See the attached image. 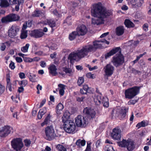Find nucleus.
<instances>
[{"label": "nucleus", "mask_w": 151, "mask_h": 151, "mask_svg": "<svg viewBox=\"0 0 151 151\" xmlns=\"http://www.w3.org/2000/svg\"><path fill=\"white\" fill-rule=\"evenodd\" d=\"M92 16L97 18H92L91 23L93 25H99L104 23V19L112 14L111 11L107 9L101 3L99 2L94 4L91 9Z\"/></svg>", "instance_id": "obj_1"}, {"label": "nucleus", "mask_w": 151, "mask_h": 151, "mask_svg": "<svg viewBox=\"0 0 151 151\" xmlns=\"http://www.w3.org/2000/svg\"><path fill=\"white\" fill-rule=\"evenodd\" d=\"M109 43V42L105 39H103L94 42L93 45L88 44L83 46L88 55L89 53H93L95 52L97 49L101 47L103 43L108 45Z\"/></svg>", "instance_id": "obj_2"}, {"label": "nucleus", "mask_w": 151, "mask_h": 151, "mask_svg": "<svg viewBox=\"0 0 151 151\" xmlns=\"http://www.w3.org/2000/svg\"><path fill=\"white\" fill-rule=\"evenodd\" d=\"M87 56L88 55L83 46L81 49L71 53L69 55L68 59L71 61L73 60L78 61Z\"/></svg>", "instance_id": "obj_3"}, {"label": "nucleus", "mask_w": 151, "mask_h": 151, "mask_svg": "<svg viewBox=\"0 0 151 151\" xmlns=\"http://www.w3.org/2000/svg\"><path fill=\"white\" fill-rule=\"evenodd\" d=\"M139 88L137 86L126 90L125 92V98L129 99L132 98L139 93Z\"/></svg>", "instance_id": "obj_4"}, {"label": "nucleus", "mask_w": 151, "mask_h": 151, "mask_svg": "<svg viewBox=\"0 0 151 151\" xmlns=\"http://www.w3.org/2000/svg\"><path fill=\"white\" fill-rule=\"evenodd\" d=\"M94 101L95 104L97 105L103 104L104 107H107L109 106L108 98L106 97H104L101 93L95 96Z\"/></svg>", "instance_id": "obj_5"}, {"label": "nucleus", "mask_w": 151, "mask_h": 151, "mask_svg": "<svg viewBox=\"0 0 151 151\" xmlns=\"http://www.w3.org/2000/svg\"><path fill=\"white\" fill-rule=\"evenodd\" d=\"M20 19V17L19 15L12 13L2 17L1 19V21L2 23H7L19 21Z\"/></svg>", "instance_id": "obj_6"}, {"label": "nucleus", "mask_w": 151, "mask_h": 151, "mask_svg": "<svg viewBox=\"0 0 151 151\" xmlns=\"http://www.w3.org/2000/svg\"><path fill=\"white\" fill-rule=\"evenodd\" d=\"M11 145L12 148L16 151H21L24 147L22 139L20 138H17L13 139L11 141Z\"/></svg>", "instance_id": "obj_7"}, {"label": "nucleus", "mask_w": 151, "mask_h": 151, "mask_svg": "<svg viewBox=\"0 0 151 151\" xmlns=\"http://www.w3.org/2000/svg\"><path fill=\"white\" fill-rule=\"evenodd\" d=\"M116 54L114 57L112 62L114 65L116 67L122 64L124 62V58L120 52V49L119 50V52Z\"/></svg>", "instance_id": "obj_8"}, {"label": "nucleus", "mask_w": 151, "mask_h": 151, "mask_svg": "<svg viewBox=\"0 0 151 151\" xmlns=\"http://www.w3.org/2000/svg\"><path fill=\"white\" fill-rule=\"evenodd\" d=\"M63 126L65 131L68 133H72L75 129V124L72 120L65 122Z\"/></svg>", "instance_id": "obj_9"}, {"label": "nucleus", "mask_w": 151, "mask_h": 151, "mask_svg": "<svg viewBox=\"0 0 151 151\" xmlns=\"http://www.w3.org/2000/svg\"><path fill=\"white\" fill-rule=\"evenodd\" d=\"M75 122L78 127H85L88 123L86 119L81 115H79L76 117Z\"/></svg>", "instance_id": "obj_10"}, {"label": "nucleus", "mask_w": 151, "mask_h": 151, "mask_svg": "<svg viewBox=\"0 0 151 151\" xmlns=\"http://www.w3.org/2000/svg\"><path fill=\"white\" fill-rule=\"evenodd\" d=\"M45 133L47 139L49 140L53 139L56 136L53 127L51 125L45 128Z\"/></svg>", "instance_id": "obj_11"}, {"label": "nucleus", "mask_w": 151, "mask_h": 151, "mask_svg": "<svg viewBox=\"0 0 151 151\" xmlns=\"http://www.w3.org/2000/svg\"><path fill=\"white\" fill-rule=\"evenodd\" d=\"M120 146L122 147H126L129 151H132L135 147L133 142L130 140L123 139L120 142Z\"/></svg>", "instance_id": "obj_12"}, {"label": "nucleus", "mask_w": 151, "mask_h": 151, "mask_svg": "<svg viewBox=\"0 0 151 151\" xmlns=\"http://www.w3.org/2000/svg\"><path fill=\"white\" fill-rule=\"evenodd\" d=\"M19 29V27L16 24L10 26L8 30V35L11 38H14L16 36Z\"/></svg>", "instance_id": "obj_13"}, {"label": "nucleus", "mask_w": 151, "mask_h": 151, "mask_svg": "<svg viewBox=\"0 0 151 151\" xmlns=\"http://www.w3.org/2000/svg\"><path fill=\"white\" fill-rule=\"evenodd\" d=\"M12 131V128L8 126H4L0 129V137H5L10 134Z\"/></svg>", "instance_id": "obj_14"}, {"label": "nucleus", "mask_w": 151, "mask_h": 151, "mask_svg": "<svg viewBox=\"0 0 151 151\" xmlns=\"http://www.w3.org/2000/svg\"><path fill=\"white\" fill-rule=\"evenodd\" d=\"M121 130L118 127L114 129L111 134L112 137L115 140H119L121 137Z\"/></svg>", "instance_id": "obj_15"}, {"label": "nucleus", "mask_w": 151, "mask_h": 151, "mask_svg": "<svg viewBox=\"0 0 151 151\" xmlns=\"http://www.w3.org/2000/svg\"><path fill=\"white\" fill-rule=\"evenodd\" d=\"M106 76H111L113 73L114 70V67L111 64L107 65L103 69Z\"/></svg>", "instance_id": "obj_16"}, {"label": "nucleus", "mask_w": 151, "mask_h": 151, "mask_svg": "<svg viewBox=\"0 0 151 151\" xmlns=\"http://www.w3.org/2000/svg\"><path fill=\"white\" fill-rule=\"evenodd\" d=\"M78 36L84 35L87 32V29L86 26L84 24L79 26L76 28V31Z\"/></svg>", "instance_id": "obj_17"}, {"label": "nucleus", "mask_w": 151, "mask_h": 151, "mask_svg": "<svg viewBox=\"0 0 151 151\" xmlns=\"http://www.w3.org/2000/svg\"><path fill=\"white\" fill-rule=\"evenodd\" d=\"M128 109L124 107L121 109L120 113L119 112V110L117 111H116L115 110H114L113 111V116L116 117L118 116L119 115H120L122 118H124L126 116V113L128 111Z\"/></svg>", "instance_id": "obj_18"}, {"label": "nucleus", "mask_w": 151, "mask_h": 151, "mask_svg": "<svg viewBox=\"0 0 151 151\" xmlns=\"http://www.w3.org/2000/svg\"><path fill=\"white\" fill-rule=\"evenodd\" d=\"M83 113L87 115L88 117H91V118H94L96 113L94 110L89 108L86 107L84 109L83 111Z\"/></svg>", "instance_id": "obj_19"}, {"label": "nucleus", "mask_w": 151, "mask_h": 151, "mask_svg": "<svg viewBox=\"0 0 151 151\" xmlns=\"http://www.w3.org/2000/svg\"><path fill=\"white\" fill-rule=\"evenodd\" d=\"M70 116V113L68 111H66L64 113L63 116L62 118V121L63 123V124H65V122H67L71 121V120H69Z\"/></svg>", "instance_id": "obj_20"}, {"label": "nucleus", "mask_w": 151, "mask_h": 151, "mask_svg": "<svg viewBox=\"0 0 151 151\" xmlns=\"http://www.w3.org/2000/svg\"><path fill=\"white\" fill-rule=\"evenodd\" d=\"M48 69L49 73L51 74L52 76H55L57 74V68L56 66L54 65H50Z\"/></svg>", "instance_id": "obj_21"}, {"label": "nucleus", "mask_w": 151, "mask_h": 151, "mask_svg": "<svg viewBox=\"0 0 151 151\" xmlns=\"http://www.w3.org/2000/svg\"><path fill=\"white\" fill-rule=\"evenodd\" d=\"M119 47H116L114 49H113L109 52L107 53L105 55V58L106 59L108 58L109 57L113 55L115 53L117 52L118 51L119 52Z\"/></svg>", "instance_id": "obj_22"}, {"label": "nucleus", "mask_w": 151, "mask_h": 151, "mask_svg": "<svg viewBox=\"0 0 151 151\" xmlns=\"http://www.w3.org/2000/svg\"><path fill=\"white\" fill-rule=\"evenodd\" d=\"M124 27L122 26H119L117 27L115 30L116 35L119 36L122 35L124 33Z\"/></svg>", "instance_id": "obj_23"}, {"label": "nucleus", "mask_w": 151, "mask_h": 151, "mask_svg": "<svg viewBox=\"0 0 151 151\" xmlns=\"http://www.w3.org/2000/svg\"><path fill=\"white\" fill-rule=\"evenodd\" d=\"M44 34L42 32L38 30H34L32 32L31 34L32 36L36 38H39L42 37Z\"/></svg>", "instance_id": "obj_24"}, {"label": "nucleus", "mask_w": 151, "mask_h": 151, "mask_svg": "<svg viewBox=\"0 0 151 151\" xmlns=\"http://www.w3.org/2000/svg\"><path fill=\"white\" fill-rule=\"evenodd\" d=\"M58 86V89L59 91V94L61 96H63L65 93V90L66 86L62 84H59Z\"/></svg>", "instance_id": "obj_25"}, {"label": "nucleus", "mask_w": 151, "mask_h": 151, "mask_svg": "<svg viewBox=\"0 0 151 151\" xmlns=\"http://www.w3.org/2000/svg\"><path fill=\"white\" fill-rule=\"evenodd\" d=\"M42 23L45 25L48 24L51 27H53L55 26V23L54 21L52 19H48L42 22Z\"/></svg>", "instance_id": "obj_26"}, {"label": "nucleus", "mask_w": 151, "mask_h": 151, "mask_svg": "<svg viewBox=\"0 0 151 151\" xmlns=\"http://www.w3.org/2000/svg\"><path fill=\"white\" fill-rule=\"evenodd\" d=\"M131 2L133 5L138 7L140 6L143 2V0H131Z\"/></svg>", "instance_id": "obj_27"}, {"label": "nucleus", "mask_w": 151, "mask_h": 151, "mask_svg": "<svg viewBox=\"0 0 151 151\" xmlns=\"http://www.w3.org/2000/svg\"><path fill=\"white\" fill-rule=\"evenodd\" d=\"M28 77L30 81L31 82H35L37 81V78L35 74L29 73L28 74Z\"/></svg>", "instance_id": "obj_28"}, {"label": "nucleus", "mask_w": 151, "mask_h": 151, "mask_svg": "<svg viewBox=\"0 0 151 151\" xmlns=\"http://www.w3.org/2000/svg\"><path fill=\"white\" fill-rule=\"evenodd\" d=\"M9 6V4L7 0H0V6L2 8H6Z\"/></svg>", "instance_id": "obj_29"}, {"label": "nucleus", "mask_w": 151, "mask_h": 151, "mask_svg": "<svg viewBox=\"0 0 151 151\" xmlns=\"http://www.w3.org/2000/svg\"><path fill=\"white\" fill-rule=\"evenodd\" d=\"M64 108L63 105L60 103L56 107V113L58 114H60Z\"/></svg>", "instance_id": "obj_30"}, {"label": "nucleus", "mask_w": 151, "mask_h": 151, "mask_svg": "<svg viewBox=\"0 0 151 151\" xmlns=\"http://www.w3.org/2000/svg\"><path fill=\"white\" fill-rule=\"evenodd\" d=\"M86 144V141L84 140L79 139L76 142V144L77 146L81 147L84 146Z\"/></svg>", "instance_id": "obj_31"}, {"label": "nucleus", "mask_w": 151, "mask_h": 151, "mask_svg": "<svg viewBox=\"0 0 151 151\" xmlns=\"http://www.w3.org/2000/svg\"><path fill=\"white\" fill-rule=\"evenodd\" d=\"M43 12L40 10H36L33 12L32 14V16L33 17H39L43 15Z\"/></svg>", "instance_id": "obj_32"}, {"label": "nucleus", "mask_w": 151, "mask_h": 151, "mask_svg": "<svg viewBox=\"0 0 151 151\" xmlns=\"http://www.w3.org/2000/svg\"><path fill=\"white\" fill-rule=\"evenodd\" d=\"M124 23L126 27H133L134 26V24L129 19H126Z\"/></svg>", "instance_id": "obj_33"}, {"label": "nucleus", "mask_w": 151, "mask_h": 151, "mask_svg": "<svg viewBox=\"0 0 151 151\" xmlns=\"http://www.w3.org/2000/svg\"><path fill=\"white\" fill-rule=\"evenodd\" d=\"M77 35H78L76 32H73L69 35V39L71 41L73 40L76 38Z\"/></svg>", "instance_id": "obj_34"}, {"label": "nucleus", "mask_w": 151, "mask_h": 151, "mask_svg": "<svg viewBox=\"0 0 151 151\" xmlns=\"http://www.w3.org/2000/svg\"><path fill=\"white\" fill-rule=\"evenodd\" d=\"M147 125V122L145 121H143L138 123L136 125V127L139 129L142 127H145Z\"/></svg>", "instance_id": "obj_35"}, {"label": "nucleus", "mask_w": 151, "mask_h": 151, "mask_svg": "<svg viewBox=\"0 0 151 151\" xmlns=\"http://www.w3.org/2000/svg\"><path fill=\"white\" fill-rule=\"evenodd\" d=\"M50 114H48L45 118L44 121L41 123V125L43 127L45 124H48L50 121Z\"/></svg>", "instance_id": "obj_36"}, {"label": "nucleus", "mask_w": 151, "mask_h": 151, "mask_svg": "<svg viewBox=\"0 0 151 151\" xmlns=\"http://www.w3.org/2000/svg\"><path fill=\"white\" fill-rule=\"evenodd\" d=\"M27 37V31L26 30H22L20 37L22 39L26 38Z\"/></svg>", "instance_id": "obj_37"}, {"label": "nucleus", "mask_w": 151, "mask_h": 151, "mask_svg": "<svg viewBox=\"0 0 151 151\" xmlns=\"http://www.w3.org/2000/svg\"><path fill=\"white\" fill-rule=\"evenodd\" d=\"M56 148L58 151H66V148L63 145L58 144L56 146Z\"/></svg>", "instance_id": "obj_38"}, {"label": "nucleus", "mask_w": 151, "mask_h": 151, "mask_svg": "<svg viewBox=\"0 0 151 151\" xmlns=\"http://www.w3.org/2000/svg\"><path fill=\"white\" fill-rule=\"evenodd\" d=\"M29 46V44H27L25 46H23L21 48V51L24 53L27 52H28Z\"/></svg>", "instance_id": "obj_39"}, {"label": "nucleus", "mask_w": 151, "mask_h": 151, "mask_svg": "<svg viewBox=\"0 0 151 151\" xmlns=\"http://www.w3.org/2000/svg\"><path fill=\"white\" fill-rule=\"evenodd\" d=\"M10 1H12L13 4H18L19 5H22L24 2V0H10Z\"/></svg>", "instance_id": "obj_40"}, {"label": "nucleus", "mask_w": 151, "mask_h": 151, "mask_svg": "<svg viewBox=\"0 0 151 151\" xmlns=\"http://www.w3.org/2000/svg\"><path fill=\"white\" fill-rule=\"evenodd\" d=\"M105 151H114L113 147L109 145H106L104 149Z\"/></svg>", "instance_id": "obj_41"}, {"label": "nucleus", "mask_w": 151, "mask_h": 151, "mask_svg": "<svg viewBox=\"0 0 151 151\" xmlns=\"http://www.w3.org/2000/svg\"><path fill=\"white\" fill-rule=\"evenodd\" d=\"M84 80L83 77H79L78 80V84L79 86H80L84 82Z\"/></svg>", "instance_id": "obj_42"}, {"label": "nucleus", "mask_w": 151, "mask_h": 151, "mask_svg": "<svg viewBox=\"0 0 151 151\" xmlns=\"http://www.w3.org/2000/svg\"><path fill=\"white\" fill-rule=\"evenodd\" d=\"M64 71L68 74H72L73 73L72 70L69 68H65L64 69Z\"/></svg>", "instance_id": "obj_43"}, {"label": "nucleus", "mask_w": 151, "mask_h": 151, "mask_svg": "<svg viewBox=\"0 0 151 151\" xmlns=\"http://www.w3.org/2000/svg\"><path fill=\"white\" fill-rule=\"evenodd\" d=\"M5 89V87L0 83V96L4 93Z\"/></svg>", "instance_id": "obj_44"}, {"label": "nucleus", "mask_w": 151, "mask_h": 151, "mask_svg": "<svg viewBox=\"0 0 151 151\" xmlns=\"http://www.w3.org/2000/svg\"><path fill=\"white\" fill-rule=\"evenodd\" d=\"M24 142L25 146L27 147L29 146L31 143V141L27 139H25Z\"/></svg>", "instance_id": "obj_45"}, {"label": "nucleus", "mask_w": 151, "mask_h": 151, "mask_svg": "<svg viewBox=\"0 0 151 151\" xmlns=\"http://www.w3.org/2000/svg\"><path fill=\"white\" fill-rule=\"evenodd\" d=\"M87 77L89 78L93 79L95 78V76L93 74H92L91 73H89L86 74Z\"/></svg>", "instance_id": "obj_46"}, {"label": "nucleus", "mask_w": 151, "mask_h": 151, "mask_svg": "<svg viewBox=\"0 0 151 151\" xmlns=\"http://www.w3.org/2000/svg\"><path fill=\"white\" fill-rule=\"evenodd\" d=\"M24 60L26 62L31 63L32 62V58H24Z\"/></svg>", "instance_id": "obj_47"}, {"label": "nucleus", "mask_w": 151, "mask_h": 151, "mask_svg": "<svg viewBox=\"0 0 151 151\" xmlns=\"http://www.w3.org/2000/svg\"><path fill=\"white\" fill-rule=\"evenodd\" d=\"M9 67L11 69H14L15 67L14 63L11 61L9 64Z\"/></svg>", "instance_id": "obj_48"}, {"label": "nucleus", "mask_w": 151, "mask_h": 151, "mask_svg": "<svg viewBox=\"0 0 151 151\" xmlns=\"http://www.w3.org/2000/svg\"><path fill=\"white\" fill-rule=\"evenodd\" d=\"M148 25L147 24H144L142 26L144 30L145 31H147L148 30Z\"/></svg>", "instance_id": "obj_49"}, {"label": "nucleus", "mask_w": 151, "mask_h": 151, "mask_svg": "<svg viewBox=\"0 0 151 151\" xmlns=\"http://www.w3.org/2000/svg\"><path fill=\"white\" fill-rule=\"evenodd\" d=\"M83 89H84V91H85V92H89V88L87 85H83Z\"/></svg>", "instance_id": "obj_50"}, {"label": "nucleus", "mask_w": 151, "mask_h": 151, "mask_svg": "<svg viewBox=\"0 0 151 151\" xmlns=\"http://www.w3.org/2000/svg\"><path fill=\"white\" fill-rule=\"evenodd\" d=\"M43 115V113H42V111H39L37 115L38 119H40L42 118V116Z\"/></svg>", "instance_id": "obj_51"}, {"label": "nucleus", "mask_w": 151, "mask_h": 151, "mask_svg": "<svg viewBox=\"0 0 151 151\" xmlns=\"http://www.w3.org/2000/svg\"><path fill=\"white\" fill-rule=\"evenodd\" d=\"M27 84V80H25L22 81L21 85L22 86H25Z\"/></svg>", "instance_id": "obj_52"}, {"label": "nucleus", "mask_w": 151, "mask_h": 151, "mask_svg": "<svg viewBox=\"0 0 151 151\" xmlns=\"http://www.w3.org/2000/svg\"><path fill=\"white\" fill-rule=\"evenodd\" d=\"M6 47V46L5 45V43H2L0 47V50L2 51H4Z\"/></svg>", "instance_id": "obj_53"}, {"label": "nucleus", "mask_w": 151, "mask_h": 151, "mask_svg": "<svg viewBox=\"0 0 151 151\" xmlns=\"http://www.w3.org/2000/svg\"><path fill=\"white\" fill-rule=\"evenodd\" d=\"M85 151H91L90 143H87V147Z\"/></svg>", "instance_id": "obj_54"}, {"label": "nucleus", "mask_w": 151, "mask_h": 151, "mask_svg": "<svg viewBox=\"0 0 151 151\" xmlns=\"http://www.w3.org/2000/svg\"><path fill=\"white\" fill-rule=\"evenodd\" d=\"M19 77L21 79H23L25 78V75L24 73L22 72L20 73H19Z\"/></svg>", "instance_id": "obj_55"}, {"label": "nucleus", "mask_w": 151, "mask_h": 151, "mask_svg": "<svg viewBox=\"0 0 151 151\" xmlns=\"http://www.w3.org/2000/svg\"><path fill=\"white\" fill-rule=\"evenodd\" d=\"M15 60H16V61L17 63H21L23 61L22 59L21 58L19 57H16V58H15Z\"/></svg>", "instance_id": "obj_56"}, {"label": "nucleus", "mask_w": 151, "mask_h": 151, "mask_svg": "<svg viewBox=\"0 0 151 151\" xmlns=\"http://www.w3.org/2000/svg\"><path fill=\"white\" fill-rule=\"evenodd\" d=\"M40 65L42 68H45L46 66V63L43 61H42L40 62Z\"/></svg>", "instance_id": "obj_57"}, {"label": "nucleus", "mask_w": 151, "mask_h": 151, "mask_svg": "<svg viewBox=\"0 0 151 151\" xmlns=\"http://www.w3.org/2000/svg\"><path fill=\"white\" fill-rule=\"evenodd\" d=\"M137 101L136 100H131L128 102V103L129 104H134Z\"/></svg>", "instance_id": "obj_58"}, {"label": "nucleus", "mask_w": 151, "mask_h": 151, "mask_svg": "<svg viewBox=\"0 0 151 151\" xmlns=\"http://www.w3.org/2000/svg\"><path fill=\"white\" fill-rule=\"evenodd\" d=\"M121 9L122 10L125 11L128 9V7L126 5H124L122 7Z\"/></svg>", "instance_id": "obj_59"}, {"label": "nucleus", "mask_w": 151, "mask_h": 151, "mask_svg": "<svg viewBox=\"0 0 151 151\" xmlns=\"http://www.w3.org/2000/svg\"><path fill=\"white\" fill-rule=\"evenodd\" d=\"M51 148L49 146H47L45 148V149L42 150L41 151H51Z\"/></svg>", "instance_id": "obj_60"}, {"label": "nucleus", "mask_w": 151, "mask_h": 151, "mask_svg": "<svg viewBox=\"0 0 151 151\" xmlns=\"http://www.w3.org/2000/svg\"><path fill=\"white\" fill-rule=\"evenodd\" d=\"M101 141L100 140V139L98 140L97 141V142L96 143V147H98L99 146L100 144H101Z\"/></svg>", "instance_id": "obj_61"}, {"label": "nucleus", "mask_w": 151, "mask_h": 151, "mask_svg": "<svg viewBox=\"0 0 151 151\" xmlns=\"http://www.w3.org/2000/svg\"><path fill=\"white\" fill-rule=\"evenodd\" d=\"M109 34V32H107L103 34L100 37V38H103L106 37L107 35H108Z\"/></svg>", "instance_id": "obj_62"}, {"label": "nucleus", "mask_w": 151, "mask_h": 151, "mask_svg": "<svg viewBox=\"0 0 151 151\" xmlns=\"http://www.w3.org/2000/svg\"><path fill=\"white\" fill-rule=\"evenodd\" d=\"M32 62L33 61H38L40 60V58H39L36 57L32 58Z\"/></svg>", "instance_id": "obj_63"}, {"label": "nucleus", "mask_w": 151, "mask_h": 151, "mask_svg": "<svg viewBox=\"0 0 151 151\" xmlns=\"http://www.w3.org/2000/svg\"><path fill=\"white\" fill-rule=\"evenodd\" d=\"M45 102H46V100L45 99L43 100L40 103V107H42V106L45 103Z\"/></svg>", "instance_id": "obj_64"}]
</instances>
